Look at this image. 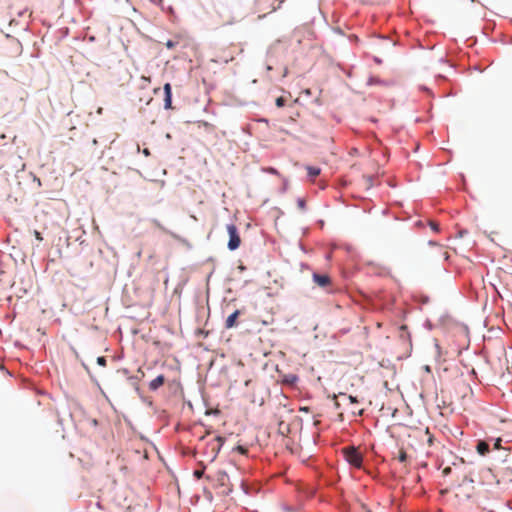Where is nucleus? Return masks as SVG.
Wrapping results in <instances>:
<instances>
[{
  "mask_svg": "<svg viewBox=\"0 0 512 512\" xmlns=\"http://www.w3.org/2000/svg\"><path fill=\"white\" fill-rule=\"evenodd\" d=\"M344 460L352 468L361 470L364 466L365 455L355 445H349L342 449Z\"/></svg>",
  "mask_w": 512,
  "mask_h": 512,
  "instance_id": "f257e3e1",
  "label": "nucleus"
},
{
  "mask_svg": "<svg viewBox=\"0 0 512 512\" xmlns=\"http://www.w3.org/2000/svg\"><path fill=\"white\" fill-rule=\"evenodd\" d=\"M224 443L225 438L221 435H216L205 444L199 454L202 457L207 458L209 462H213L220 453Z\"/></svg>",
  "mask_w": 512,
  "mask_h": 512,
  "instance_id": "f03ea898",
  "label": "nucleus"
},
{
  "mask_svg": "<svg viewBox=\"0 0 512 512\" xmlns=\"http://www.w3.org/2000/svg\"><path fill=\"white\" fill-rule=\"evenodd\" d=\"M226 230L229 237L227 242V249L232 252L236 251L241 245L239 229L236 224L231 222L226 225Z\"/></svg>",
  "mask_w": 512,
  "mask_h": 512,
  "instance_id": "7ed1b4c3",
  "label": "nucleus"
},
{
  "mask_svg": "<svg viewBox=\"0 0 512 512\" xmlns=\"http://www.w3.org/2000/svg\"><path fill=\"white\" fill-rule=\"evenodd\" d=\"M163 102V108L165 110L173 109V91L172 85L169 82L163 85Z\"/></svg>",
  "mask_w": 512,
  "mask_h": 512,
  "instance_id": "20e7f679",
  "label": "nucleus"
},
{
  "mask_svg": "<svg viewBox=\"0 0 512 512\" xmlns=\"http://www.w3.org/2000/svg\"><path fill=\"white\" fill-rule=\"evenodd\" d=\"M313 282L320 288H328L331 284V278L327 273H319L314 271L312 273Z\"/></svg>",
  "mask_w": 512,
  "mask_h": 512,
  "instance_id": "39448f33",
  "label": "nucleus"
},
{
  "mask_svg": "<svg viewBox=\"0 0 512 512\" xmlns=\"http://www.w3.org/2000/svg\"><path fill=\"white\" fill-rule=\"evenodd\" d=\"M300 378L295 373H288L280 375V382L286 387H294L299 382Z\"/></svg>",
  "mask_w": 512,
  "mask_h": 512,
  "instance_id": "423d86ee",
  "label": "nucleus"
},
{
  "mask_svg": "<svg viewBox=\"0 0 512 512\" xmlns=\"http://www.w3.org/2000/svg\"><path fill=\"white\" fill-rule=\"evenodd\" d=\"M149 1L151 3H153L154 5L160 7L161 10L170 17V20H173V18L177 17L174 7L172 5H165L164 0H149Z\"/></svg>",
  "mask_w": 512,
  "mask_h": 512,
  "instance_id": "0eeeda50",
  "label": "nucleus"
},
{
  "mask_svg": "<svg viewBox=\"0 0 512 512\" xmlns=\"http://www.w3.org/2000/svg\"><path fill=\"white\" fill-rule=\"evenodd\" d=\"M241 314H242V311L239 309H236L230 315H228L225 320V325H224L225 328L232 329V328L238 326V319Z\"/></svg>",
  "mask_w": 512,
  "mask_h": 512,
  "instance_id": "6e6552de",
  "label": "nucleus"
},
{
  "mask_svg": "<svg viewBox=\"0 0 512 512\" xmlns=\"http://www.w3.org/2000/svg\"><path fill=\"white\" fill-rule=\"evenodd\" d=\"M475 450L480 456H487L491 451V443L485 440H477Z\"/></svg>",
  "mask_w": 512,
  "mask_h": 512,
  "instance_id": "1a4fd4ad",
  "label": "nucleus"
},
{
  "mask_svg": "<svg viewBox=\"0 0 512 512\" xmlns=\"http://www.w3.org/2000/svg\"><path fill=\"white\" fill-rule=\"evenodd\" d=\"M165 381H166V377H165L164 374L157 375L153 380H151L149 382V384H148L149 390L152 391V392L158 391L159 388L161 386H163Z\"/></svg>",
  "mask_w": 512,
  "mask_h": 512,
  "instance_id": "9d476101",
  "label": "nucleus"
},
{
  "mask_svg": "<svg viewBox=\"0 0 512 512\" xmlns=\"http://www.w3.org/2000/svg\"><path fill=\"white\" fill-rule=\"evenodd\" d=\"M197 468L193 471V476L195 479L200 480L204 477L205 471L207 469V465L203 461L197 462Z\"/></svg>",
  "mask_w": 512,
  "mask_h": 512,
  "instance_id": "9b49d317",
  "label": "nucleus"
},
{
  "mask_svg": "<svg viewBox=\"0 0 512 512\" xmlns=\"http://www.w3.org/2000/svg\"><path fill=\"white\" fill-rule=\"evenodd\" d=\"M399 331H400V338L402 339V341L404 342H408L410 344V346L412 345V342H411V334L408 330V327L407 325H401L399 327Z\"/></svg>",
  "mask_w": 512,
  "mask_h": 512,
  "instance_id": "f8f14e48",
  "label": "nucleus"
},
{
  "mask_svg": "<svg viewBox=\"0 0 512 512\" xmlns=\"http://www.w3.org/2000/svg\"><path fill=\"white\" fill-rule=\"evenodd\" d=\"M306 170L308 178H314L321 173V168L314 165H307Z\"/></svg>",
  "mask_w": 512,
  "mask_h": 512,
  "instance_id": "ddd939ff",
  "label": "nucleus"
},
{
  "mask_svg": "<svg viewBox=\"0 0 512 512\" xmlns=\"http://www.w3.org/2000/svg\"><path fill=\"white\" fill-rule=\"evenodd\" d=\"M133 389L137 393V395L139 396V398L141 399V401L143 403H146L150 407L153 405V401L151 399H149L148 397L144 396L139 385H136Z\"/></svg>",
  "mask_w": 512,
  "mask_h": 512,
  "instance_id": "4468645a",
  "label": "nucleus"
},
{
  "mask_svg": "<svg viewBox=\"0 0 512 512\" xmlns=\"http://www.w3.org/2000/svg\"><path fill=\"white\" fill-rule=\"evenodd\" d=\"M367 86L384 85L385 81L378 76L370 75L367 80Z\"/></svg>",
  "mask_w": 512,
  "mask_h": 512,
  "instance_id": "2eb2a0df",
  "label": "nucleus"
},
{
  "mask_svg": "<svg viewBox=\"0 0 512 512\" xmlns=\"http://www.w3.org/2000/svg\"><path fill=\"white\" fill-rule=\"evenodd\" d=\"M70 33V29L69 27H61L60 29L57 30V38H58V41H62L63 39H65Z\"/></svg>",
  "mask_w": 512,
  "mask_h": 512,
  "instance_id": "dca6fc26",
  "label": "nucleus"
},
{
  "mask_svg": "<svg viewBox=\"0 0 512 512\" xmlns=\"http://www.w3.org/2000/svg\"><path fill=\"white\" fill-rule=\"evenodd\" d=\"M151 222L152 224L157 227L158 229H160L161 231H163L164 233L168 234L171 236V233H173L171 230L167 229L165 226H163V224L156 218H153L151 219Z\"/></svg>",
  "mask_w": 512,
  "mask_h": 512,
  "instance_id": "f3484780",
  "label": "nucleus"
},
{
  "mask_svg": "<svg viewBox=\"0 0 512 512\" xmlns=\"http://www.w3.org/2000/svg\"><path fill=\"white\" fill-rule=\"evenodd\" d=\"M171 237L174 238L175 240H177L178 242L182 243L183 245H185L188 249L192 248L191 243L186 238H183L174 232L171 233Z\"/></svg>",
  "mask_w": 512,
  "mask_h": 512,
  "instance_id": "a211bd4d",
  "label": "nucleus"
},
{
  "mask_svg": "<svg viewBox=\"0 0 512 512\" xmlns=\"http://www.w3.org/2000/svg\"><path fill=\"white\" fill-rule=\"evenodd\" d=\"M339 396L344 399H347L350 404H359L360 403V400L358 399L357 396L347 394V393H340Z\"/></svg>",
  "mask_w": 512,
  "mask_h": 512,
  "instance_id": "6ab92c4d",
  "label": "nucleus"
},
{
  "mask_svg": "<svg viewBox=\"0 0 512 512\" xmlns=\"http://www.w3.org/2000/svg\"><path fill=\"white\" fill-rule=\"evenodd\" d=\"M296 204H297V207L302 210V211H305L306 208H307V203H306V200L303 198V197H298L296 199Z\"/></svg>",
  "mask_w": 512,
  "mask_h": 512,
  "instance_id": "aec40b11",
  "label": "nucleus"
},
{
  "mask_svg": "<svg viewBox=\"0 0 512 512\" xmlns=\"http://www.w3.org/2000/svg\"><path fill=\"white\" fill-rule=\"evenodd\" d=\"M282 510L284 512H297L299 510V506H293V505H289V504H283L282 505Z\"/></svg>",
  "mask_w": 512,
  "mask_h": 512,
  "instance_id": "412c9836",
  "label": "nucleus"
},
{
  "mask_svg": "<svg viewBox=\"0 0 512 512\" xmlns=\"http://www.w3.org/2000/svg\"><path fill=\"white\" fill-rule=\"evenodd\" d=\"M286 98L283 97V96H280V97H277L276 100H275V105L278 107V108H283L285 105H286Z\"/></svg>",
  "mask_w": 512,
  "mask_h": 512,
  "instance_id": "4be33fe9",
  "label": "nucleus"
},
{
  "mask_svg": "<svg viewBox=\"0 0 512 512\" xmlns=\"http://www.w3.org/2000/svg\"><path fill=\"white\" fill-rule=\"evenodd\" d=\"M195 334H196L197 337L205 339V338L208 337L209 331L201 329V328H198V329H196Z\"/></svg>",
  "mask_w": 512,
  "mask_h": 512,
  "instance_id": "5701e85b",
  "label": "nucleus"
},
{
  "mask_svg": "<svg viewBox=\"0 0 512 512\" xmlns=\"http://www.w3.org/2000/svg\"><path fill=\"white\" fill-rule=\"evenodd\" d=\"M140 380V377L138 375H131L128 376V382L130 385L134 388L136 385H138V381Z\"/></svg>",
  "mask_w": 512,
  "mask_h": 512,
  "instance_id": "b1692460",
  "label": "nucleus"
},
{
  "mask_svg": "<svg viewBox=\"0 0 512 512\" xmlns=\"http://www.w3.org/2000/svg\"><path fill=\"white\" fill-rule=\"evenodd\" d=\"M288 186H289V182H288V179L287 178H283V182H282V185L279 189L280 193H286L287 190H288Z\"/></svg>",
  "mask_w": 512,
  "mask_h": 512,
  "instance_id": "393cba45",
  "label": "nucleus"
},
{
  "mask_svg": "<svg viewBox=\"0 0 512 512\" xmlns=\"http://www.w3.org/2000/svg\"><path fill=\"white\" fill-rule=\"evenodd\" d=\"M429 227L435 233H439L441 231L440 224L437 222H430Z\"/></svg>",
  "mask_w": 512,
  "mask_h": 512,
  "instance_id": "a878e982",
  "label": "nucleus"
},
{
  "mask_svg": "<svg viewBox=\"0 0 512 512\" xmlns=\"http://www.w3.org/2000/svg\"><path fill=\"white\" fill-rule=\"evenodd\" d=\"M96 362L99 366L105 367L107 365V358L105 356H98Z\"/></svg>",
  "mask_w": 512,
  "mask_h": 512,
  "instance_id": "bb28decb",
  "label": "nucleus"
},
{
  "mask_svg": "<svg viewBox=\"0 0 512 512\" xmlns=\"http://www.w3.org/2000/svg\"><path fill=\"white\" fill-rule=\"evenodd\" d=\"M176 45H177V42H176V41H174V40H172V39H168V40L166 41V43H165L166 48H167V49H170V50H171V49H174V48L176 47Z\"/></svg>",
  "mask_w": 512,
  "mask_h": 512,
  "instance_id": "cd10ccee",
  "label": "nucleus"
},
{
  "mask_svg": "<svg viewBox=\"0 0 512 512\" xmlns=\"http://www.w3.org/2000/svg\"><path fill=\"white\" fill-rule=\"evenodd\" d=\"M266 171L269 173V174H272V175H276V176H280V172L277 168L273 167V166H269Z\"/></svg>",
  "mask_w": 512,
  "mask_h": 512,
  "instance_id": "c85d7f7f",
  "label": "nucleus"
},
{
  "mask_svg": "<svg viewBox=\"0 0 512 512\" xmlns=\"http://www.w3.org/2000/svg\"><path fill=\"white\" fill-rule=\"evenodd\" d=\"M137 152L138 153L141 152L145 157H148V156L151 155V152H150V150L148 148H144V149L140 150L139 146H137Z\"/></svg>",
  "mask_w": 512,
  "mask_h": 512,
  "instance_id": "c756f323",
  "label": "nucleus"
},
{
  "mask_svg": "<svg viewBox=\"0 0 512 512\" xmlns=\"http://www.w3.org/2000/svg\"><path fill=\"white\" fill-rule=\"evenodd\" d=\"M33 234H34V237H35V239L37 241H39V242L43 241L44 238H43V235H42V233L40 231L34 230Z\"/></svg>",
  "mask_w": 512,
  "mask_h": 512,
  "instance_id": "7c9ffc66",
  "label": "nucleus"
},
{
  "mask_svg": "<svg viewBox=\"0 0 512 512\" xmlns=\"http://www.w3.org/2000/svg\"><path fill=\"white\" fill-rule=\"evenodd\" d=\"M117 373L121 374L122 376H125L127 379H128V376H130L129 370L127 368H120L117 370Z\"/></svg>",
  "mask_w": 512,
  "mask_h": 512,
  "instance_id": "2f4dec72",
  "label": "nucleus"
},
{
  "mask_svg": "<svg viewBox=\"0 0 512 512\" xmlns=\"http://www.w3.org/2000/svg\"><path fill=\"white\" fill-rule=\"evenodd\" d=\"M423 326H424L425 329H427L429 331L432 330L433 327H434V325L428 319L424 322Z\"/></svg>",
  "mask_w": 512,
  "mask_h": 512,
  "instance_id": "473e14b6",
  "label": "nucleus"
},
{
  "mask_svg": "<svg viewBox=\"0 0 512 512\" xmlns=\"http://www.w3.org/2000/svg\"><path fill=\"white\" fill-rule=\"evenodd\" d=\"M299 248L301 251H303L304 253H308L309 250L307 249V247L303 244L302 241H299Z\"/></svg>",
  "mask_w": 512,
  "mask_h": 512,
  "instance_id": "72a5a7b5",
  "label": "nucleus"
},
{
  "mask_svg": "<svg viewBox=\"0 0 512 512\" xmlns=\"http://www.w3.org/2000/svg\"><path fill=\"white\" fill-rule=\"evenodd\" d=\"M429 301H430L429 296H427V295L422 296V301H421L422 304H428Z\"/></svg>",
  "mask_w": 512,
  "mask_h": 512,
  "instance_id": "f704fd0d",
  "label": "nucleus"
},
{
  "mask_svg": "<svg viewBox=\"0 0 512 512\" xmlns=\"http://www.w3.org/2000/svg\"><path fill=\"white\" fill-rule=\"evenodd\" d=\"M316 224L319 228L322 229L325 225V221L323 219H319V220H317Z\"/></svg>",
  "mask_w": 512,
  "mask_h": 512,
  "instance_id": "c9c22d12",
  "label": "nucleus"
},
{
  "mask_svg": "<svg viewBox=\"0 0 512 512\" xmlns=\"http://www.w3.org/2000/svg\"><path fill=\"white\" fill-rule=\"evenodd\" d=\"M373 61L379 65L382 64V62H383V60L378 56H373Z\"/></svg>",
  "mask_w": 512,
  "mask_h": 512,
  "instance_id": "e433bc0d",
  "label": "nucleus"
},
{
  "mask_svg": "<svg viewBox=\"0 0 512 512\" xmlns=\"http://www.w3.org/2000/svg\"><path fill=\"white\" fill-rule=\"evenodd\" d=\"M341 512H348V505L347 503L343 502L342 507L340 508Z\"/></svg>",
  "mask_w": 512,
  "mask_h": 512,
  "instance_id": "4c0bfd02",
  "label": "nucleus"
},
{
  "mask_svg": "<svg viewBox=\"0 0 512 512\" xmlns=\"http://www.w3.org/2000/svg\"><path fill=\"white\" fill-rule=\"evenodd\" d=\"M33 181L36 182L39 187L42 186V182H41L40 178H38L35 175L33 176Z\"/></svg>",
  "mask_w": 512,
  "mask_h": 512,
  "instance_id": "58836bf2",
  "label": "nucleus"
},
{
  "mask_svg": "<svg viewBox=\"0 0 512 512\" xmlns=\"http://www.w3.org/2000/svg\"><path fill=\"white\" fill-rule=\"evenodd\" d=\"M299 410L301 412L308 413V412H310V407H308V406H301Z\"/></svg>",
  "mask_w": 512,
  "mask_h": 512,
  "instance_id": "ea45409f",
  "label": "nucleus"
},
{
  "mask_svg": "<svg viewBox=\"0 0 512 512\" xmlns=\"http://www.w3.org/2000/svg\"><path fill=\"white\" fill-rule=\"evenodd\" d=\"M428 245L431 246V247H435V246H438L439 244L435 240H429L428 241Z\"/></svg>",
  "mask_w": 512,
  "mask_h": 512,
  "instance_id": "a19ab883",
  "label": "nucleus"
},
{
  "mask_svg": "<svg viewBox=\"0 0 512 512\" xmlns=\"http://www.w3.org/2000/svg\"><path fill=\"white\" fill-rule=\"evenodd\" d=\"M90 423L94 427H97L99 425V421L95 418L91 419Z\"/></svg>",
  "mask_w": 512,
  "mask_h": 512,
  "instance_id": "79ce46f5",
  "label": "nucleus"
},
{
  "mask_svg": "<svg viewBox=\"0 0 512 512\" xmlns=\"http://www.w3.org/2000/svg\"><path fill=\"white\" fill-rule=\"evenodd\" d=\"M469 375L472 376V377H477L478 374H477V371L474 368H472L469 371Z\"/></svg>",
  "mask_w": 512,
  "mask_h": 512,
  "instance_id": "37998d69",
  "label": "nucleus"
},
{
  "mask_svg": "<svg viewBox=\"0 0 512 512\" xmlns=\"http://www.w3.org/2000/svg\"><path fill=\"white\" fill-rule=\"evenodd\" d=\"M309 232H310V228H309V227H303V228H302V233H303V235H308V234H309Z\"/></svg>",
  "mask_w": 512,
  "mask_h": 512,
  "instance_id": "c03bdc74",
  "label": "nucleus"
},
{
  "mask_svg": "<svg viewBox=\"0 0 512 512\" xmlns=\"http://www.w3.org/2000/svg\"><path fill=\"white\" fill-rule=\"evenodd\" d=\"M467 233H468V231H467L466 229H463V230H461V231L458 233V236H459L460 238H462V237H464V235H466Z\"/></svg>",
  "mask_w": 512,
  "mask_h": 512,
  "instance_id": "a18cd8bd",
  "label": "nucleus"
},
{
  "mask_svg": "<svg viewBox=\"0 0 512 512\" xmlns=\"http://www.w3.org/2000/svg\"><path fill=\"white\" fill-rule=\"evenodd\" d=\"M415 226L422 228V227H424V224H423V222L421 220H417L415 222Z\"/></svg>",
  "mask_w": 512,
  "mask_h": 512,
  "instance_id": "49530a36",
  "label": "nucleus"
},
{
  "mask_svg": "<svg viewBox=\"0 0 512 512\" xmlns=\"http://www.w3.org/2000/svg\"><path fill=\"white\" fill-rule=\"evenodd\" d=\"M442 255H443L444 261H449L450 255L447 252H443Z\"/></svg>",
  "mask_w": 512,
  "mask_h": 512,
  "instance_id": "de8ad7c7",
  "label": "nucleus"
},
{
  "mask_svg": "<svg viewBox=\"0 0 512 512\" xmlns=\"http://www.w3.org/2000/svg\"><path fill=\"white\" fill-rule=\"evenodd\" d=\"M422 89L426 91L429 95H433L432 91L428 87L423 86Z\"/></svg>",
  "mask_w": 512,
  "mask_h": 512,
  "instance_id": "09e8293b",
  "label": "nucleus"
},
{
  "mask_svg": "<svg viewBox=\"0 0 512 512\" xmlns=\"http://www.w3.org/2000/svg\"><path fill=\"white\" fill-rule=\"evenodd\" d=\"M435 348H436V350H437V352H438V355H440V353H441V347H440V345H439L437 342L435 343Z\"/></svg>",
  "mask_w": 512,
  "mask_h": 512,
  "instance_id": "8fccbe9b",
  "label": "nucleus"
},
{
  "mask_svg": "<svg viewBox=\"0 0 512 512\" xmlns=\"http://www.w3.org/2000/svg\"><path fill=\"white\" fill-rule=\"evenodd\" d=\"M423 368H424V370H425L426 372H428V373H430V372H431V367H430L429 365H425Z\"/></svg>",
  "mask_w": 512,
  "mask_h": 512,
  "instance_id": "3c124183",
  "label": "nucleus"
},
{
  "mask_svg": "<svg viewBox=\"0 0 512 512\" xmlns=\"http://www.w3.org/2000/svg\"><path fill=\"white\" fill-rule=\"evenodd\" d=\"M302 421H303V420H302V418H301V417H299V416H297V417L295 418V422H298L300 425H302Z\"/></svg>",
  "mask_w": 512,
  "mask_h": 512,
  "instance_id": "603ef678",
  "label": "nucleus"
},
{
  "mask_svg": "<svg viewBox=\"0 0 512 512\" xmlns=\"http://www.w3.org/2000/svg\"><path fill=\"white\" fill-rule=\"evenodd\" d=\"M238 269L242 272V271L246 270V266L241 264V265H239Z\"/></svg>",
  "mask_w": 512,
  "mask_h": 512,
  "instance_id": "864d4df0",
  "label": "nucleus"
},
{
  "mask_svg": "<svg viewBox=\"0 0 512 512\" xmlns=\"http://www.w3.org/2000/svg\"><path fill=\"white\" fill-rule=\"evenodd\" d=\"M171 385L180 386V382H179V381L174 380V381L172 382V384H171Z\"/></svg>",
  "mask_w": 512,
  "mask_h": 512,
  "instance_id": "5fc2aeb1",
  "label": "nucleus"
},
{
  "mask_svg": "<svg viewBox=\"0 0 512 512\" xmlns=\"http://www.w3.org/2000/svg\"><path fill=\"white\" fill-rule=\"evenodd\" d=\"M95 40H96L95 36L92 35V36L89 37V41L90 42H94Z\"/></svg>",
  "mask_w": 512,
  "mask_h": 512,
  "instance_id": "6e6d98bb",
  "label": "nucleus"
},
{
  "mask_svg": "<svg viewBox=\"0 0 512 512\" xmlns=\"http://www.w3.org/2000/svg\"><path fill=\"white\" fill-rule=\"evenodd\" d=\"M357 414H358L359 416H362V415L364 414V410H363V409L359 410Z\"/></svg>",
  "mask_w": 512,
  "mask_h": 512,
  "instance_id": "4d7b16f0",
  "label": "nucleus"
},
{
  "mask_svg": "<svg viewBox=\"0 0 512 512\" xmlns=\"http://www.w3.org/2000/svg\"><path fill=\"white\" fill-rule=\"evenodd\" d=\"M160 91V88H154V94H157Z\"/></svg>",
  "mask_w": 512,
  "mask_h": 512,
  "instance_id": "13d9d810",
  "label": "nucleus"
},
{
  "mask_svg": "<svg viewBox=\"0 0 512 512\" xmlns=\"http://www.w3.org/2000/svg\"><path fill=\"white\" fill-rule=\"evenodd\" d=\"M260 122H265V123H267V122H268V120H267L266 118H263V119H261V120H260Z\"/></svg>",
  "mask_w": 512,
  "mask_h": 512,
  "instance_id": "bf43d9fd",
  "label": "nucleus"
},
{
  "mask_svg": "<svg viewBox=\"0 0 512 512\" xmlns=\"http://www.w3.org/2000/svg\"><path fill=\"white\" fill-rule=\"evenodd\" d=\"M266 68H267L268 71L272 70V66H270V65H267Z\"/></svg>",
  "mask_w": 512,
  "mask_h": 512,
  "instance_id": "052dcab7",
  "label": "nucleus"
},
{
  "mask_svg": "<svg viewBox=\"0 0 512 512\" xmlns=\"http://www.w3.org/2000/svg\"><path fill=\"white\" fill-rule=\"evenodd\" d=\"M348 331H349V329H343V330H342V333H344V334H345V333H347Z\"/></svg>",
  "mask_w": 512,
  "mask_h": 512,
  "instance_id": "680f3d73",
  "label": "nucleus"
},
{
  "mask_svg": "<svg viewBox=\"0 0 512 512\" xmlns=\"http://www.w3.org/2000/svg\"><path fill=\"white\" fill-rule=\"evenodd\" d=\"M138 372L142 374V377L144 376V372L141 369H138Z\"/></svg>",
  "mask_w": 512,
  "mask_h": 512,
  "instance_id": "e2e57ef3",
  "label": "nucleus"
},
{
  "mask_svg": "<svg viewBox=\"0 0 512 512\" xmlns=\"http://www.w3.org/2000/svg\"><path fill=\"white\" fill-rule=\"evenodd\" d=\"M472 41L473 43L475 42L473 39H467V42H470Z\"/></svg>",
  "mask_w": 512,
  "mask_h": 512,
  "instance_id": "0e129e2a",
  "label": "nucleus"
},
{
  "mask_svg": "<svg viewBox=\"0 0 512 512\" xmlns=\"http://www.w3.org/2000/svg\"><path fill=\"white\" fill-rule=\"evenodd\" d=\"M366 512H371L370 510H367Z\"/></svg>",
  "mask_w": 512,
  "mask_h": 512,
  "instance_id": "69168bd1",
  "label": "nucleus"
}]
</instances>
